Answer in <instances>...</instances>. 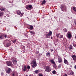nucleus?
<instances>
[{"mask_svg": "<svg viewBox=\"0 0 76 76\" xmlns=\"http://www.w3.org/2000/svg\"><path fill=\"white\" fill-rule=\"evenodd\" d=\"M61 10L62 12H67V7L65 5H61Z\"/></svg>", "mask_w": 76, "mask_h": 76, "instance_id": "nucleus-1", "label": "nucleus"}, {"mask_svg": "<svg viewBox=\"0 0 76 76\" xmlns=\"http://www.w3.org/2000/svg\"><path fill=\"white\" fill-rule=\"evenodd\" d=\"M66 37L68 38H72V33H71V32H68L67 34H66Z\"/></svg>", "mask_w": 76, "mask_h": 76, "instance_id": "nucleus-2", "label": "nucleus"}, {"mask_svg": "<svg viewBox=\"0 0 76 76\" xmlns=\"http://www.w3.org/2000/svg\"><path fill=\"white\" fill-rule=\"evenodd\" d=\"M52 35V31H49V33L46 34V37L47 38H50L51 35Z\"/></svg>", "mask_w": 76, "mask_h": 76, "instance_id": "nucleus-3", "label": "nucleus"}, {"mask_svg": "<svg viewBox=\"0 0 76 76\" xmlns=\"http://www.w3.org/2000/svg\"><path fill=\"white\" fill-rule=\"evenodd\" d=\"M45 72H49L51 71V69H50L49 67H45Z\"/></svg>", "mask_w": 76, "mask_h": 76, "instance_id": "nucleus-4", "label": "nucleus"}, {"mask_svg": "<svg viewBox=\"0 0 76 76\" xmlns=\"http://www.w3.org/2000/svg\"><path fill=\"white\" fill-rule=\"evenodd\" d=\"M6 63L8 66H12V62L10 61H7Z\"/></svg>", "mask_w": 76, "mask_h": 76, "instance_id": "nucleus-5", "label": "nucleus"}, {"mask_svg": "<svg viewBox=\"0 0 76 76\" xmlns=\"http://www.w3.org/2000/svg\"><path fill=\"white\" fill-rule=\"evenodd\" d=\"M33 63H32V62L31 63V64H33L32 65V67H36L37 66V62L35 61H33Z\"/></svg>", "mask_w": 76, "mask_h": 76, "instance_id": "nucleus-6", "label": "nucleus"}, {"mask_svg": "<svg viewBox=\"0 0 76 76\" xmlns=\"http://www.w3.org/2000/svg\"><path fill=\"white\" fill-rule=\"evenodd\" d=\"M68 73L69 75H73L74 74V72L70 70L68 71Z\"/></svg>", "mask_w": 76, "mask_h": 76, "instance_id": "nucleus-7", "label": "nucleus"}, {"mask_svg": "<svg viewBox=\"0 0 76 76\" xmlns=\"http://www.w3.org/2000/svg\"><path fill=\"white\" fill-rule=\"evenodd\" d=\"M64 63L66 64H67V65H68V64H69V62H68L67 60L66 59H65V58H64Z\"/></svg>", "mask_w": 76, "mask_h": 76, "instance_id": "nucleus-8", "label": "nucleus"}, {"mask_svg": "<svg viewBox=\"0 0 76 76\" xmlns=\"http://www.w3.org/2000/svg\"><path fill=\"white\" fill-rule=\"evenodd\" d=\"M58 62L59 63H61L62 62V58H58Z\"/></svg>", "mask_w": 76, "mask_h": 76, "instance_id": "nucleus-9", "label": "nucleus"}, {"mask_svg": "<svg viewBox=\"0 0 76 76\" xmlns=\"http://www.w3.org/2000/svg\"><path fill=\"white\" fill-rule=\"evenodd\" d=\"M72 57L73 58L74 60L75 61L76 60V55H73L72 56Z\"/></svg>", "mask_w": 76, "mask_h": 76, "instance_id": "nucleus-10", "label": "nucleus"}, {"mask_svg": "<svg viewBox=\"0 0 76 76\" xmlns=\"http://www.w3.org/2000/svg\"><path fill=\"white\" fill-rule=\"evenodd\" d=\"M16 13L17 15H20L21 14V12H20V11L18 10L16 12Z\"/></svg>", "mask_w": 76, "mask_h": 76, "instance_id": "nucleus-11", "label": "nucleus"}, {"mask_svg": "<svg viewBox=\"0 0 76 76\" xmlns=\"http://www.w3.org/2000/svg\"><path fill=\"white\" fill-rule=\"evenodd\" d=\"M2 37H3V39H4V38H7V34H3Z\"/></svg>", "mask_w": 76, "mask_h": 76, "instance_id": "nucleus-12", "label": "nucleus"}, {"mask_svg": "<svg viewBox=\"0 0 76 76\" xmlns=\"http://www.w3.org/2000/svg\"><path fill=\"white\" fill-rule=\"evenodd\" d=\"M50 61L51 63H53V64L54 65H55L56 63L54 60H52Z\"/></svg>", "mask_w": 76, "mask_h": 76, "instance_id": "nucleus-13", "label": "nucleus"}, {"mask_svg": "<svg viewBox=\"0 0 76 76\" xmlns=\"http://www.w3.org/2000/svg\"><path fill=\"white\" fill-rule=\"evenodd\" d=\"M10 71H11V69L10 68H9L8 69V70H7L6 72V73H9L10 72Z\"/></svg>", "mask_w": 76, "mask_h": 76, "instance_id": "nucleus-14", "label": "nucleus"}, {"mask_svg": "<svg viewBox=\"0 0 76 76\" xmlns=\"http://www.w3.org/2000/svg\"><path fill=\"white\" fill-rule=\"evenodd\" d=\"M11 41H12V42L13 44H15V43H16V39H15V40H11Z\"/></svg>", "mask_w": 76, "mask_h": 76, "instance_id": "nucleus-15", "label": "nucleus"}, {"mask_svg": "<svg viewBox=\"0 0 76 76\" xmlns=\"http://www.w3.org/2000/svg\"><path fill=\"white\" fill-rule=\"evenodd\" d=\"M23 71H24V72H26V69H27V68L26 67H24V68H23Z\"/></svg>", "mask_w": 76, "mask_h": 76, "instance_id": "nucleus-16", "label": "nucleus"}, {"mask_svg": "<svg viewBox=\"0 0 76 76\" xmlns=\"http://www.w3.org/2000/svg\"><path fill=\"white\" fill-rule=\"evenodd\" d=\"M33 26L31 25L30 26L29 29H30V30H32V29H33Z\"/></svg>", "mask_w": 76, "mask_h": 76, "instance_id": "nucleus-17", "label": "nucleus"}, {"mask_svg": "<svg viewBox=\"0 0 76 76\" xmlns=\"http://www.w3.org/2000/svg\"><path fill=\"white\" fill-rule=\"evenodd\" d=\"M0 10H1V11H4V10H6V8H0Z\"/></svg>", "mask_w": 76, "mask_h": 76, "instance_id": "nucleus-18", "label": "nucleus"}, {"mask_svg": "<svg viewBox=\"0 0 76 76\" xmlns=\"http://www.w3.org/2000/svg\"><path fill=\"white\" fill-rule=\"evenodd\" d=\"M10 45H11V43H7L6 44V45L7 47H9V46H10Z\"/></svg>", "mask_w": 76, "mask_h": 76, "instance_id": "nucleus-19", "label": "nucleus"}, {"mask_svg": "<svg viewBox=\"0 0 76 76\" xmlns=\"http://www.w3.org/2000/svg\"><path fill=\"white\" fill-rule=\"evenodd\" d=\"M29 32L30 33H31V34H33V35L35 34V32H34V31H30Z\"/></svg>", "mask_w": 76, "mask_h": 76, "instance_id": "nucleus-20", "label": "nucleus"}, {"mask_svg": "<svg viewBox=\"0 0 76 76\" xmlns=\"http://www.w3.org/2000/svg\"><path fill=\"white\" fill-rule=\"evenodd\" d=\"M72 49H73V46L72 45H70L69 48V50H72Z\"/></svg>", "mask_w": 76, "mask_h": 76, "instance_id": "nucleus-21", "label": "nucleus"}, {"mask_svg": "<svg viewBox=\"0 0 76 76\" xmlns=\"http://www.w3.org/2000/svg\"><path fill=\"white\" fill-rule=\"evenodd\" d=\"M46 56H50V52H48L46 53Z\"/></svg>", "mask_w": 76, "mask_h": 76, "instance_id": "nucleus-22", "label": "nucleus"}, {"mask_svg": "<svg viewBox=\"0 0 76 76\" xmlns=\"http://www.w3.org/2000/svg\"><path fill=\"white\" fill-rule=\"evenodd\" d=\"M45 3H46V1H45V0H44L42 1V4H44Z\"/></svg>", "mask_w": 76, "mask_h": 76, "instance_id": "nucleus-23", "label": "nucleus"}, {"mask_svg": "<svg viewBox=\"0 0 76 76\" xmlns=\"http://www.w3.org/2000/svg\"><path fill=\"white\" fill-rule=\"evenodd\" d=\"M28 8H29V9H31L32 7V5H28Z\"/></svg>", "mask_w": 76, "mask_h": 76, "instance_id": "nucleus-24", "label": "nucleus"}, {"mask_svg": "<svg viewBox=\"0 0 76 76\" xmlns=\"http://www.w3.org/2000/svg\"><path fill=\"white\" fill-rule=\"evenodd\" d=\"M73 9L74 12H76V7H74L73 8Z\"/></svg>", "mask_w": 76, "mask_h": 76, "instance_id": "nucleus-25", "label": "nucleus"}, {"mask_svg": "<svg viewBox=\"0 0 76 76\" xmlns=\"http://www.w3.org/2000/svg\"><path fill=\"white\" fill-rule=\"evenodd\" d=\"M12 61L13 63H16V62H17L16 60L15 59H13Z\"/></svg>", "mask_w": 76, "mask_h": 76, "instance_id": "nucleus-26", "label": "nucleus"}, {"mask_svg": "<svg viewBox=\"0 0 76 76\" xmlns=\"http://www.w3.org/2000/svg\"><path fill=\"white\" fill-rule=\"evenodd\" d=\"M56 35L57 38H58V37H59V36L60 35V34H57Z\"/></svg>", "mask_w": 76, "mask_h": 76, "instance_id": "nucleus-27", "label": "nucleus"}, {"mask_svg": "<svg viewBox=\"0 0 76 76\" xmlns=\"http://www.w3.org/2000/svg\"><path fill=\"white\" fill-rule=\"evenodd\" d=\"M63 31H64L65 32H67V29H66V28H64V29H63Z\"/></svg>", "mask_w": 76, "mask_h": 76, "instance_id": "nucleus-28", "label": "nucleus"}, {"mask_svg": "<svg viewBox=\"0 0 76 76\" xmlns=\"http://www.w3.org/2000/svg\"><path fill=\"white\" fill-rule=\"evenodd\" d=\"M63 38V35H61L60 36V37H59V38Z\"/></svg>", "mask_w": 76, "mask_h": 76, "instance_id": "nucleus-29", "label": "nucleus"}, {"mask_svg": "<svg viewBox=\"0 0 76 76\" xmlns=\"http://www.w3.org/2000/svg\"><path fill=\"white\" fill-rule=\"evenodd\" d=\"M3 35L2 34L1 36H0V39H3Z\"/></svg>", "mask_w": 76, "mask_h": 76, "instance_id": "nucleus-30", "label": "nucleus"}, {"mask_svg": "<svg viewBox=\"0 0 76 76\" xmlns=\"http://www.w3.org/2000/svg\"><path fill=\"white\" fill-rule=\"evenodd\" d=\"M52 73H53V74H55L56 73V71H55V70L53 71L52 72Z\"/></svg>", "mask_w": 76, "mask_h": 76, "instance_id": "nucleus-31", "label": "nucleus"}, {"mask_svg": "<svg viewBox=\"0 0 76 76\" xmlns=\"http://www.w3.org/2000/svg\"><path fill=\"white\" fill-rule=\"evenodd\" d=\"M3 13L2 12H0V16H3Z\"/></svg>", "mask_w": 76, "mask_h": 76, "instance_id": "nucleus-32", "label": "nucleus"}, {"mask_svg": "<svg viewBox=\"0 0 76 76\" xmlns=\"http://www.w3.org/2000/svg\"><path fill=\"white\" fill-rule=\"evenodd\" d=\"M35 73H38V70H36L34 71Z\"/></svg>", "mask_w": 76, "mask_h": 76, "instance_id": "nucleus-33", "label": "nucleus"}, {"mask_svg": "<svg viewBox=\"0 0 76 76\" xmlns=\"http://www.w3.org/2000/svg\"><path fill=\"white\" fill-rule=\"evenodd\" d=\"M26 9H27V10H29V7H28V6L26 7Z\"/></svg>", "mask_w": 76, "mask_h": 76, "instance_id": "nucleus-34", "label": "nucleus"}, {"mask_svg": "<svg viewBox=\"0 0 76 76\" xmlns=\"http://www.w3.org/2000/svg\"><path fill=\"white\" fill-rule=\"evenodd\" d=\"M23 14H24V13H23V12L20 15V17H21L22 16H23Z\"/></svg>", "mask_w": 76, "mask_h": 76, "instance_id": "nucleus-35", "label": "nucleus"}, {"mask_svg": "<svg viewBox=\"0 0 76 76\" xmlns=\"http://www.w3.org/2000/svg\"><path fill=\"white\" fill-rule=\"evenodd\" d=\"M12 76H15V73L14 72H13L12 73Z\"/></svg>", "mask_w": 76, "mask_h": 76, "instance_id": "nucleus-36", "label": "nucleus"}, {"mask_svg": "<svg viewBox=\"0 0 76 76\" xmlns=\"http://www.w3.org/2000/svg\"><path fill=\"white\" fill-rule=\"evenodd\" d=\"M54 68L56 69V70H57V69L58 68L57 67H54Z\"/></svg>", "mask_w": 76, "mask_h": 76, "instance_id": "nucleus-37", "label": "nucleus"}, {"mask_svg": "<svg viewBox=\"0 0 76 76\" xmlns=\"http://www.w3.org/2000/svg\"><path fill=\"white\" fill-rule=\"evenodd\" d=\"M39 76H43V75L42 74H39Z\"/></svg>", "mask_w": 76, "mask_h": 76, "instance_id": "nucleus-38", "label": "nucleus"}, {"mask_svg": "<svg viewBox=\"0 0 76 76\" xmlns=\"http://www.w3.org/2000/svg\"><path fill=\"white\" fill-rule=\"evenodd\" d=\"M27 69H29H29H30V67H27Z\"/></svg>", "mask_w": 76, "mask_h": 76, "instance_id": "nucleus-39", "label": "nucleus"}, {"mask_svg": "<svg viewBox=\"0 0 76 76\" xmlns=\"http://www.w3.org/2000/svg\"><path fill=\"white\" fill-rule=\"evenodd\" d=\"M56 42H58V39H56Z\"/></svg>", "mask_w": 76, "mask_h": 76, "instance_id": "nucleus-40", "label": "nucleus"}, {"mask_svg": "<svg viewBox=\"0 0 76 76\" xmlns=\"http://www.w3.org/2000/svg\"><path fill=\"white\" fill-rule=\"evenodd\" d=\"M63 76H67V75L65 74V75H64Z\"/></svg>", "mask_w": 76, "mask_h": 76, "instance_id": "nucleus-41", "label": "nucleus"}, {"mask_svg": "<svg viewBox=\"0 0 76 76\" xmlns=\"http://www.w3.org/2000/svg\"><path fill=\"white\" fill-rule=\"evenodd\" d=\"M53 51H54V50L53 49H52L51 52H53Z\"/></svg>", "mask_w": 76, "mask_h": 76, "instance_id": "nucleus-42", "label": "nucleus"}, {"mask_svg": "<svg viewBox=\"0 0 76 76\" xmlns=\"http://www.w3.org/2000/svg\"><path fill=\"white\" fill-rule=\"evenodd\" d=\"M51 39H53V37H51Z\"/></svg>", "mask_w": 76, "mask_h": 76, "instance_id": "nucleus-43", "label": "nucleus"}, {"mask_svg": "<svg viewBox=\"0 0 76 76\" xmlns=\"http://www.w3.org/2000/svg\"><path fill=\"white\" fill-rule=\"evenodd\" d=\"M55 46H56L57 45V44H55Z\"/></svg>", "mask_w": 76, "mask_h": 76, "instance_id": "nucleus-44", "label": "nucleus"}, {"mask_svg": "<svg viewBox=\"0 0 76 76\" xmlns=\"http://www.w3.org/2000/svg\"><path fill=\"white\" fill-rule=\"evenodd\" d=\"M38 52H37L36 53V54H38Z\"/></svg>", "mask_w": 76, "mask_h": 76, "instance_id": "nucleus-45", "label": "nucleus"}, {"mask_svg": "<svg viewBox=\"0 0 76 76\" xmlns=\"http://www.w3.org/2000/svg\"><path fill=\"white\" fill-rule=\"evenodd\" d=\"M75 68L76 69V67H75Z\"/></svg>", "mask_w": 76, "mask_h": 76, "instance_id": "nucleus-46", "label": "nucleus"}, {"mask_svg": "<svg viewBox=\"0 0 76 76\" xmlns=\"http://www.w3.org/2000/svg\"><path fill=\"white\" fill-rule=\"evenodd\" d=\"M27 67H30L29 66H27Z\"/></svg>", "mask_w": 76, "mask_h": 76, "instance_id": "nucleus-47", "label": "nucleus"}, {"mask_svg": "<svg viewBox=\"0 0 76 76\" xmlns=\"http://www.w3.org/2000/svg\"><path fill=\"white\" fill-rule=\"evenodd\" d=\"M75 67H76V66L75 65Z\"/></svg>", "mask_w": 76, "mask_h": 76, "instance_id": "nucleus-48", "label": "nucleus"}, {"mask_svg": "<svg viewBox=\"0 0 76 76\" xmlns=\"http://www.w3.org/2000/svg\"><path fill=\"white\" fill-rule=\"evenodd\" d=\"M75 25H76V23H75Z\"/></svg>", "mask_w": 76, "mask_h": 76, "instance_id": "nucleus-49", "label": "nucleus"}, {"mask_svg": "<svg viewBox=\"0 0 76 76\" xmlns=\"http://www.w3.org/2000/svg\"><path fill=\"white\" fill-rule=\"evenodd\" d=\"M26 76H28V75H26Z\"/></svg>", "mask_w": 76, "mask_h": 76, "instance_id": "nucleus-50", "label": "nucleus"}, {"mask_svg": "<svg viewBox=\"0 0 76 76\" xmlns=\"http://www.w3.org/2000/svg\"><path fill=\"white\" fill-rule=\"evenodd\" d=\"M1 21H0V22H1Z\"/></svg>", "mask_w": 76, "mask_h": 76, "instance_id": "nucleus-51", "label": "nucleus"}, {"mask_svg": "<svg viewBox=\"0 0 76 76\" xmlns=\"http://www.w3.org/2000/svg\"><path fill=\"white\" fill-rule=\"evenodd\" d=\"M29 76H31V75H29Z\"/></svg>", "mask_w": 76, "mask_h": 76, "instance_id": "nucleus-52", "label": "nucleus"}, {"mask_svg": "<svg viewBox=\"0 0 76 76\" xmlns=\"http://www.w3.org/2000/svg\"><path fill=\"white\" fill-rule=\"evenodd\" d=\"M34 68H35V67H34Z\"/></svg>", "mask_w": 76, "mask_h": 76, "instance_id": "nucleus-53", "label": "nucleus"}, {"mask_svg": "<svg viewBox=\"0 0 76 76\" xmlns=\"http://www.w3.org/2000/svg\"><path fill=\"white\" fill-rule=\"evenodd\" d=\"M55 67H56V66H55Z\"/></svg>", "mask_w": 76, "mask_h": 76, "instance_id": "nucleus-54", "label": "nucleus"}, {"mask_svg": "<svg viewBox=\"0 0 76 76\" xmlns=\"http://www.w3.org/2000/svg\"><path fill=\"white\" fill-rule=\"evenodd\" d=\"M24 67H26V66H24Z\"/></svg>", "mask_w": 76, "mask_h": 76, "instance_id": "nucleus-55", "label": "nucleus"}]
</instances>
